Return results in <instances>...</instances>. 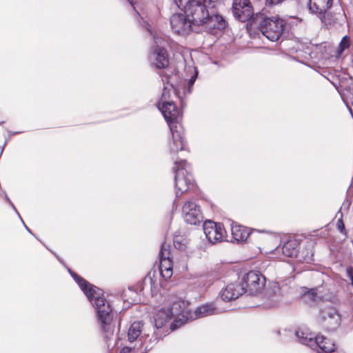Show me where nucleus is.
I'll list each match as a JSON object with an SVG mask.
<instances>
[{
  "label": "nucleus",
  "instance_id": "nucleus-36",
  "mask_svg": "<svg viewBox=\"0 0 353 353\" xmlns=\"http://www.w3.org/2000/svg\"><path fill=\"white\" fill-rule=\"evenodd\" d=\"M4 195H5V199L8 202V203L12 206V208L14 209V210L16 212V213L17 214H19V212L17 211V210L16 209L14 205L12 203V202L10 201V199H9V197L8 196V195L4 193Z\"/></svg>",
  "mask_w": 353,
  "mask_h": 353
},
{
  "label": "nucleus",
  "instance_id": "nucleus-2",
  "mask_svg": "<svg viewBox=\"0 0 353 353\" xmlns=\"http://www.w3.org/2000/svg\"><path fill=\"white\" fill-rule=\"evenodd\" d=\"M87 298L94 308L97 322L105 339L110 340L114 331L112 325L114 312L110 303L102 294V290L97 287L91 292V296Z\"/></svg>",
  "mask_w": 353,
  "mask_h": 353
},
{
  "label": "nucleus",
  "instance_id": "nucleus-41",
  "mask_svg": "<svg viewBox=\"0 0 353 353\" xmlns=\"http://www.w3.org/2000/svg\"><path fill=\"white\" fill-rule=\"evenodd\" d=\"M128 1L131 4V6L134 8V4L132 0H128Z\"/></svg>",
  "mask_w": 353,
  "mask_h": 353
},
{
  "label": "nucleus",
  "instance_id": "nucleus-24",
  "mask_svg": "<svg viewBox=\"0 0 353 353\" xmlns=\"http://www.w3.org/2000/svg\"><path fill=\"white\" fill-rule=\"evenodd\" d=\"M174 317L169 308H161L157 311L154 316V325L157 329L163 327Z\"/></svg>",
  "mask_w": 353,
  "mask_h": 353
},
{
  "label": "nucleus",
  "instance_id": "nucleus-18",
  "mask_svg": "<svg viewBox=\"0 0 353 353\" xmlns=\"http://www.w3.org/2000/svg\"><path fill=\"white\" fill-rule=\"evenodd\" d=\"M244 292L241 283H230L221 291V299L225 301L236 299Z\"/></svg>",
  "mask_w": 353,
  "mask_h": 353
},
{
  "label": "nucleus",
  "instance_id": "nucleus-22",
  "mask_svg": "<svg viewBox=\"0 0 353 353\" xmlns=\"http://www.w3.org/2000/svg\"><path fill=\"white\" fill-rule=\"evenodd\" d=\"M218 309L213 303H206L197 307L194 311V316L190 318L199 319L218 314Z\"/></svg>",
  "mask_w": 353,
  "mask_h": 353
},
{
  "label": "nucleus",
  "instance_id": "nucleus-13",
  "mask_svg": "<svg viewBox=\"0 0 353 353\" xmlns=\"http://www.w3.org/2000/svg\"><path fill=\"white\" fill-rule=\"evenodd\" d=\"M203 229L208 241L212 244L221 242L225 233L222 223H215L210 220H207L203 223Z\"/></svg>",
  "mask_w": 353,
  "mask_h": 353
},
{
  "label": "nucleus",
  "instance_id": "nucleus-40",
  "mask_svg": "<svg viewBox=\"0 0 353 353\" xmlns=\"http://www.w3.org/2000/svg\"><path fill=\"white\" fill-rule=\"evenodd\" d=\"M148 280L150 281V283H152V279L150 277L148 278V277H145V280H144V282L145 283Z\"/></svg>",
  "mask_w": 353,
  "mask_h": 353
},
{
  "label": "nucleus",
  "instance_id": "nucleus-5",
  "mask_svg": "<svg viewBox=\"0 0 353 353\" xmlns=\"http://www.w3.org/2000/svg\"><path fill=\"white\" fill-rule=\"evenodd\" d=\"M173 170L175 174L176 195L179 197V194L181 195L194 185V179L190 172V167L185 160H175Z\"/></svg>",
  "mask_w": 353,
  "mask_h": 353
},
{
  "label": "nucleus",
  "instance_id": "nucleus-31",
  "mask_svg": "<svg viewBox=\"0 0 353 353\" xmlns=\"http://www.w3.org/2000/svg\"><path fill=\"white\" fill-rule=\"evenodd\" d=\"M337 229L343 234L346 235L347 231L345 230V224L343 221L342 216L337 221Z\"/></svg>",
  "mask_w": 353,
  "mask_h": 353
},
{
  "label": "nucleus",
  "instance_id": "nucleus-6",
  "mask_svg": "<svg viewBox=\"0 0 353 353\" xmlns=\"http://www.w3.org/2000/svg\"><path fill=\"white\" fill-rule=\"evenodd\" d=\"M152 37L154 45L148 54L149 61L158 69L165 68L169 64V55L166 50L168 41L159 34H152Z\"/></svg>",
  "mask_w": 353,
  "mask_h": 353
},
{
  "label": "nucleus",
  "instance_id": "nucleus-44",
  "mask_svg": "<svg viewBox=\"0 0 353 353\" xmlns=\"http://www.w3.org/2000/svg\"><path fill=\"white\" fill-rule=\"evenodd\" d=\"M148 32H150L151 34H152V33L151 32L150 30V29H148Z\"/></svg>",
  "mask_w": 353,
  "mask_h": 353
},
{
  "label": "nucleus",
  "instance_id": "nucleus-17",
  "mask_svg": "<svg viewBox=\"0 0 353 353\" xmlns=\"http://www.w3.org/2000/svg\"><path fill=\"white\" fill-rule=\"evenodd\" d=\"M205 23L209 31L212 33H214L215 30H223L226 26V21L223 17L218 14L215 13L214 9H211L210 14L207 17Z\"/></svg>",
  "mask_w": 353,
  "mask_h": 353
},
{
  "label": "nucleus",
  "instance_id": "nucleus-25",
  "mask_svg": "<svg viewBox=\"0 0 353 353\" xmlns=\"http://www.w3.org/2000/svg\"><path fill=\"white\" fill-rule=\"evenodd\" d=\"M231 232L234 241L237 242L245 241L250 235L248 229L240 225H232Z\"/></svg>",
  "mask_w": 353,
  "mask_h": 353
},
{
  "label": "nucleus",
  "instance_id": "nucleus-20",
  "mask_svg": "<svg viewBox=\"0 0 353 353\" xmlns=\"http://www.w3.org/2000/svg\"><path fill=\"white\" fill-rule=\"evenodd\" d=\"M313 246L311 242H303L301 241V249H299L296 259L299 262L307 263L314 261Z\"/></svg>",
  "mask_w": 353,
  "mask_h": 353
},
{
  "label": "nucleus",
  "instance_id": "nucleus-26",
  "mask_svg": "<svg viewBox=\"0 0 353 353\" xmlns=\"http://www.w3.org/2000/svg\"><path fill=\"white\" fill-rule=\"evenodd\" d=\"M185 71L186 75L190 76V79H188V88L185 90V92L190 94L192 92V89L194 85V83L198 77L199 71L197 68L192 65H186L185 66Z\"/></svg>",
  "mask_w": 353,
  "mask_h": 353
},
{
  "label": "nucleus",
  "instance_id": "nucleus-38",
  "mask_svg": "<svg viewBox=\"0 0 353 353\" xmlns=\"http://www.w3.org/2000/svg\"><path fill=\"white\" fill-rule=\"evenodd\" d=\"M130 351H131L130 347H125L123 349H121V350L120 351L119 353H130Z\"/></svg>",
  "mask_w": 353,
  "mask_h": 353
},
{
  "label": "nucleus",
  "instance_id": "nucleus-33",
  "mask_svg": "<svg viewBox=\"0 0 353 353\" xmlns=\"http://www.w3.org/2000/svg\"><path fill=\"white\" fill-rule=\"evenodd\" d=\"M305 296H308L312 300H316V292L315 289L310 290L307 293L305 294Z\"/></svg>",
  "mask_w": 353,
  "mask_h": 353
},
{
  "label": "nucleus",
  "instance_id": "nucleus-10",
  "mask_svg": "<svg viewBox=\"0 0 353 353\" xmlns=\"http://www.w3.org/2000/svg\"><path fill=\"white\" fill-rule=\"evenodd\" d=\"M232 12L234 17L242 22L248 21L251 25L255 20V14L250 0H234Z\"/></svg>",
  "mask_w": 353,
  "mask_h": 353
},
{
  "label": "nucleus",
  "instance_id": "nucleus-29",
  "mask_svg": "<svg viewBox=\"0 0 353 353\" xmlns=\"http://www.w3.org/2000/svg\"><path fill=\"white\" fill-rule=\"evenodd\" d=\"M270 290L272 292V296L279 297L283 295L281 288L278 283H272Z\"/></svg>",
  "mask_w": 353,
  "mask_h": 353
},
{
  "label": "nucleus",
  "instance_id": "nucleus-35",
  "mask_svg": "<svg viewBox=\"0 0 353 353\" xmlns=\"http://www.w3.org/2000/svg\"><path fill=\"white\" fill-rule=\"evenodd\" d=\"M347 275L351 280V284L353 286V267H350L347 270Z\"/></svg>",
  "mask_w": 353,
  "mask_h": 353
},
{
  "label": "nucleus",
  "instance_id": "nucleus-15",
  "mask_svg": "<svg viewBox=\"0 0 353 353\" xmlns=\"http://www.w3.org/2000/svg\"><path fill=\"white\" fill-rule=\"evenodd\" d=\"M170 245L164 242L162 243L159 252V272L160 274L165 280L170 279L172 275V263L170 259Z\"/></svg>",
  "mask_w": 353,
  "mask_h": 353
},
{
  "label": "nucleus",
  "instance_id": "nucleus-21",
  "mask_svg": "<svg viewBox=\"0 0 353 353\" xmlns=\"http://www.w3.org/2000/svg\"><path fill=\"white\" fill-rule=\"evenodd\" d=\"M299 249H301V241L296 239H291L283 244L282 252L288 257L296 259Z\"/></svg>",
  "mask_w": 353,
  "mask_h": 353
},
{
  "label": "nucleus",
  "instance_id": "nucleus-8",
  "mask_svg": "<svg viewBox=\"0 0 353 353\" xmlns=\"http://www.w3.org/2000/svg\"><path fill=\"white\" fill-rule=\"evenodd\" d=\"M241 283L244 288V292L254 295L265 287V277L260 272L252 270L243 276Z\"/></svg>",
  "mask_w": 353,
  "mask_h": 353
},
{
  "label": "nucleus",
  "instance_id": "nucleus-4",
  "mask_svg": "<svg viewBox=\"0 0 353 353\" xmlns=\"http://www.w3.org/2000/svg\"><path fill=\"white\" fill-rule=\"evenodd\" d=\"M218 0H192L185 6L184 12L194 26L203 25L211 9H214Z\"/></svg>",
  "mask_w": 353,
  "mask_h": 353
},
{
  "label": "nucleus",
  "instance_id": "nucleus-32",
  "mask_svg": "<svg viewBox=\"0 0 353 353\" xmlns=\"http://www.w3.org/2000/svg\"><path fill=\"white\" fill-rule=\"evenodd\" d=\"M177 7L181 10H184L192 0H174Z\"/></svg>",
  "mask_w": 353,
  "mask_h": 353
},
{
  "label": "nucleus",
  "instance_id": "nucleus-16",
  "mask_svg": "<svg viewBox=\"0 0 353 353\" xmlns=\"http://www.w3.org/2000/svg\"><path fill=\"white\" fill-rule=\"evenodd\" d=\"M295 336L300 343L310 348L316 344V341H315L316 335L306 326L299 327L295 331Z\"/></svg>",
  "mask_w": 353,
  "mask_h": 353
},
{
  "label": "nucleus",
  "instance_id": "nucleus-19",
  "mask_svg": "<svg viewBox=\"0 0 353 353\" xmlns=\"http://www.w3.org/2000/svg\"><path fill=\"white\" fill-rule=\"evenodd\" d=\"M316 344L311 348L317 353H332L335 351V344L329 339L322 335H316Z\"/></svg>",
  "mask_w": 353,
  "mask_h": 353
},
{
  "label": "nucleus",
  "instance_id": "nucleus-37",
  "mask_svg": "<svg viewBox=\"0 0 353 353\" xmlns=\"http://www.w3.org/2000/svg\"><path fill=\"white\" fill-rule=\"evenodd\" d=\"M152 348V345L150 344H146L144 347V351L143 353H147Z\"/></svg>",
  "mask_w": 353,
  "mask_h": 353
},
{
  "label": "nucleus",
  "instance_id": "nucleus-23",
  "mask_svg": "<svg viewBox=\"0 0 353 353\" xmlns=\"http://www.w3.org/2000/svg\"><path fill=\"white\" fill-rule=\"evenodd\" d=\"M68 272L71 275V276L73 278V279L76 281V283L78 284L81 290L83 291L84 294L86 296H91V292H93V290L96 288L92 284L90 283L88 281L85 280L83 277L80 276L79 274L73 272L71 269L67 268Z\"/></svg>",
  "mask_w": 353,
  "mask_h": 353
},
{
  "label": "nucleus",
  "instance_id": "nucleus-27",
  "mask_svg": "<svg viewBox=\"0 0 353 353\" xmlns=\"http://www.w3.org/2000/svg\"><path fill=\"white\" fill-rule=\"evenodd\" d=\"M143 324L141 321H135L131 324L128 329V339L130 342H134L141 335Z\"/></svg>",
  "mask_w": 353,
  "mask_h": 353
},
{
  "label": "nucleus",
  "instance_id": "nucleus-34",
  "mask_svg": "<svg viewBox=\"0 0 353 353\" xmlns=\"http://www.w3.org/2000/svg\"><path fill=\"white\" fill-rule=\"evenodd\" d=\"M159 340V338L157 336V334H154L150 339L149 343L148 344L152 345L153 346L154 344L157 343Z\"/></svg>",
  "mask_w": 353,
  "mask_h": 353
},
{
  "label": "nucleus",
  "instance_id": "nucleus-28",
  "mask_svg": "<svg viewBox=\"0 0 353 353\" xmlns=\"http://www.w3.org/2000/svg\"><path fill=\"white\" fill-rule=\"evenodd\" d=\"M174 246L179 250H184L188 244V239L181 235H174L173 238Z\"/></svg>",
  "mask_w": 353,
  "mask_h": 353
},
{
  "label": "nucleus",
  "instance_id": "nucleus-9",
  "mask_svg": "<svg viewBox=\"0 0 353 353\" xmlns=\"http://www.w3.org/2000/svg\"><path fill=\"white\" fill-rule=\"evenodd\" d=\"M188 305V302L181 299H177L172 303L171 307H168L174 317V321L170 325L172 330H175L188 321L190 314L187 310Z\"/></svg>",
  "mask_w": 353,
  "mask_h": 353
},
{
  "label": "nucleus",
  "instance_id": "nucleus-7",
  "mask_svg": "<svg viewBox=\"0 0 353 353\" xmlns=\"http://www.w3.org/2000/svg\"><path fill=\"white\" fill-rule=\"evenodd\" d=\"M333 4V0H309L307 8L310 13L316 15L323 23L331 25L336 23L340 18H343V14L339 13L334 19H330L328 10Z\"/></svg>",
  "mask_w": 353,
  "mask_h": 353
},
{
  "label": "nucleus",
  "instance_id": "nucleus-12",
  "mask_svg": "<svg viewBox=\"0 0 353 353\" xmlns=\"http://www.w3.org/2000/svg\"><path fill=\"white\" fill-rule=\"evenodd\" d=\"M182 216L184 221L190 225H196L203 221L200 207L193 201H188L183 204Z\"/></svg>",
  "mask_w": 353,
  "mask_h": 353
},
{
  "label": "nucleus",
  "instance_id": "nucleus-43",
  "mask_svg": "<svg viewBox=\"0 0 353 353\" xmlns=\"http://www.w3.org/2000/svg\"><path fill=\"white\" fill-rule=\"evenodd\" d=\"M3 148L1 150V152H0V156L1 155V154L3 153Z\"/></svg>",
  "mask_w": 353,
  "mask_h": 353
},
{
  "label": "nucleus",
  "instance_id": "nucleus-42",
  "mask_svg": "<svg viewBox=\"0 0 353 353\" xmlns=\"http://www.w3.org/2000/svg\"><path fill=\"white\" fill-rule=\"evenodd\" d=\"M54 256L57 257V259L61 262L62 263V261H61V259H59V257L58 256H57V254L55 253H54Z\"/></svg>",
  "mask_w": 353,
  "mask_h": 353
},
{
  "label": "nucleus",
  "instance_id": "nucleus-30",
  "mask_svg": "<svg viewBox=\"0 0 353 353\" xmlns=\"http://www.w3.org/2000/svg\"><path fill=\"white\" fill-rule=\"evenodd\" d=\"M350 46V39L347 36H345L341 39L339 44V51L343 52L345 49L348 48Z\"/></svg>",
  "mask_w": 353,
  "mask_h": 353
},
{
  "label": "nucleus",
  "instance_id": "nucleus-11",
  "mask_svg": "<svg viewBox=\"0 0 353 353\" xmlns=\"http://www.w3.org/2000/svg\"><path fill=\"white\" fill-rule=\"evenodd\" d=\"M319 321L327 331L335 330L341 323V316L334 307H326L320 311Z\"/></svg>",
  "mask_w": 353,
  "mask_h": 353
},
{
  "label": "nucleus",
  "instance_id": "nucleus-39",
  "mask_svg": "<svg viewBox=\"0 0 353 353\" xmlns=\"http://www.w3.org/2000/svg\"><path fill=\"white\" fill-rule=\"evenodd\" d=\"M18 215H19V218L21 219V221H23V220H22V219H21V216H20V214H19ZM22 222H23V225H24V227L26 228V230H27L29 233H30L31 234L34 235V234L32 233L31 230L29 229V228H28V227L25 224V223H24L23 221H22Z\"/></svg>",
  "mask_w": 353,
  "mask_h": 353
},
{
  "label": "nucleus",
  "instance_id": "nucleus-1",
  "mask_svg": "<svg viewBox=\"0 0 353 353\" xmlns=\"http://www.w3.org/2000/svg\"><path fill=\"white\" fill-rule=\"evenodd\" d=\"M169 93L170 90L164 87L161 98L158 103V109L167 121L172 133V139L168 144L170 152L175 154L180 150H185V143L183 129L179 124L181 112L176 108L175 103L169 100Z\"/></svg>",
  "mask_w": 353,
  "mask_h": 353
},
{
  "label": "nucleus",
  "instance_id": "nucleus-3",
  "mask_svg": "<svg viewBox=\"0 0 353 353\" xmlns=\"http://www.w3.org/2000/svg\"><path fill=\"white\" fill-rule=\"evenodd\" d=\"M253 24H258L263 35L272 41H276L280 38L285 26L283 20L279 17H268L261 12L256 13Z\"/></svg>",
  "mask_w": 353,
  "mask_h": 353
},
{
  "label": "nucleus",
  "instance_id": "nucleus-14",
  "mask_svg": "<svg viewBox=\"0 0 353 353\" xmlns=\"http://www.w3.org/2000/svg\"><path fill=\"white\" fill-rule=\"evenodd\" d=\"M170 25L172 30L179 34H186L192 31L194 26L185 13H176L170 17Z\"/></svg>",
  "mask_w": 353,
  "mask_h": 353
}]
</instances>
